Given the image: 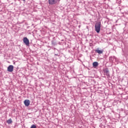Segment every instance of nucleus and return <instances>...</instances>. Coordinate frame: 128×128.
Returning <instances> with one entry per match:
<instances>
[{
	"label": "nucleus",
	"instance_id": "2eb2a0df",
	"mask_svg": "<svg viewBox=\"0 0 128 128\" xmlns=\"http://www.w3.org/2000/svg\"><path fill=\"white\" fill-rule=\"evenodd\" d=\"M23 0V2H26V0Z\"/></svg>",
	"mask_w": 128,
	"mask_h": 128
},
{
	"label": "nucleus",
	"instance_id": "9b49d317",
	"mask_svg": "<svg viewBox=\"0 0 128 128\" xmlns=\"http://www.w3.org/2000/svg\"><path fill=\"white\" fill-rule=\"evenodd\" d=\"M6 122L8 124H12V118H10L6 120Z\"/></svg>",
	"mask_w": 128,
	"mask_h": 128
},
{
	"label": "nucleus",
	"instance_id": "1a4fd4ad",
	"mask_svg": "<svg viewBox=\"0 0 128 128\" xmlns=\"http://www.w3.org/2000/svg\"><path fill=\"white\" fill-rule=\"evenodd\" d=\"M96 52H97L98 54H102L103 51L102 50H100L98 49H97L96 50H95Z\"/></svg>",
	"mask_w": 128,
	"mask_h": 128
},
{
	"label": "nucleus",
	"instance_id": "f257e3e1",
	"mask_svg": "<svg viewBox=\"0 0 128 128\" xmlns=\"http://www.w3.org/2000/svg\"><path fill=\"white\" fill-rule=\"evenodd\" d=\"M100 26H102L100 22H97L95 24V30L97 34L100 33Z\"/></svg>",
	"mask_w": 128,
	"mask_h": 128
},
{
	"label": "nucleus",
	"instance_id": "0eeeda50",
	"mask_svg": "<svg viewBox=\"0 0 128 128\" xmlns=\"http://www.w3.org/2000/svg\"><path fill=\"white\" fill-rule=\"evenodd\" d=\"M52 44L53 46H56V44H58V42H56V38H53L52 40Z\"/></svg>",
	"mask_w": 128,
	"mask_h": 128
},
{
	"label": "nucleus",
	"instance_id": "6e6552de",
	"mask_svg": "<svg viewBox=\"0 0 128 128\" xmlns=\"http://www.w3.org/2000/svg\"><path fill=\"white\" fill-rule=\"evenodd\" d=\"M92 66L94 68H96V66H98V62H94L92 64Z\"/></svg>",
	"mask_w": 128,
	"mask_h": 128
},
{
	"label": "nucleus",
	"instance_id": "f03ea898",
	"mask_svg": "<svg viewBox=\"0 0 128 128\" xmlns=\"http://www.w3.org/2000/svg\"><path fill=\"white\" fill-rule=\"evenodd\" d=\"M103 72H104V74L106 76H110V70H108V68H105L103 70Z\"/></svg>",
	"mask_w": 128,
	"mask_h": 128
},
{
	"label": "nucleus",
	"instance_id": "7ed1b4c3",
	"mask_svg": "<svg viewBox=\"0 0 128 128\" xmlns=\"http://www.w3.org/2000/svg\"><path fill=\"white\" fill-rule=\"evenodd\" d=\"M23 42L27 46H30V40L28 39V38H24L23 39Z\"/></svg>",
	"mask_w": 128,
	"mask_h": 128
},
{
	"label": "nucleus",
	"instance_id": "4468645a",
	"mask_svg": "<svg viewBox=\"0 0 128 128\" xmlns=\"http://www.w3.org/2000/svg\"><path fill=\"white\" fill-rule=\"evenodd\" d=\"M14 64H16V62H14Z\"/></svg>",
	"mask_w": 128,
	"mask_h": 128
},
{
	"label": "nucleus",
	"instance_id": "ddd939ff",
	"mask_svg": "<svg viewBox=\"0 0 128 128\" xmlns=\"http://www.w3.org/2000/svg\"><path fill=\"white\" fill-rule=\"evenodd\" d=\"M55 56H58V54H55Z\"/></svg>",
	"mask_w": 128,
	"mask_h": 128
},
{
	"label": "nucleus",
	"instance_id": "9d476101",
	"mask_svg": "<svg viewBox=\"0 0 128 128\" xmlns=\"http://www.w3.org/2000/svg\"><path fill=\"white\" fill-rule=\"evenodd\" d=\"M116 58V57L114 56H112L109 58V60L110 62H113L114 60Z\"/></svg>",
	"mask_w": 128,
	"mask_h": 128
},
{
	"label": "nucleus",
	"instance_id": "f8f14e48",
	"mask_svg": "<svg viewBox=\"0 0 128 128\" xmlns=\"http://www.w3.org/2000/svg\"><path fill=\"white\" fill-rule=\"evenodd\" d=\"M30 128H36V126L34 125V124H32Z\"/></svg>",
	"mask_w": 128,
	"mask_h": 128
},
{
	"label": "nucleus",
	"instance_id": "423d86ee",
	"mask_svg": "<svg viewBox=\"0 0 128 128\" xmlns=\"http://www.w3.org/2000/svg\"><path fill=\"white\" fill-rule=\"evenodd\" d=\"M30 100H26L24 101V104H25V106H30Z\"/></svg>",
	"mask_w": 128,
	"mask_h": 128
},
{
	"label": "nucleus",
	"instance_id": "20e7f679",
	"mask_svg": "<svg viewBox=\"0 0 128 128\" xmlns=\"http://www.w3.org/2000/svg\"><path fill=\"white\" fill-rule=\"evenodd\" d=\"M8 72H14V66H9L8 68Z\"/></svg>",
	"mask_w": 128,
	"mask_h": 128
},
{
	"label": "nucleus",
	"instance_id": "dca6fc26",
	"mask_svg": "<svg viewBox=\"0 0 128 128\" xmlns=\"http://www.w3.org/2000/svg\"><path fill=\"white\" fill-rule=\"evenodd\" d=\"M59 0V1H60V0Z\"/></svg>",
	"mask_w": 128,
	"mask_h": 128
},
{
	"label": "nucleus",
	"instance_id": "39448f33",
	"mask_svg": "<svg viewBox=\"0 0 128 128\" xmlns=\"http://www.w3.org/2000/svg\"><path fill=\"white\" fill-rule=\"evenodd\" d=\"M58 2L57 0H48L49 4H56Z\"/></svg>",
	"mask_w": 128,
	"mask_h": 128
}]
</instances>
